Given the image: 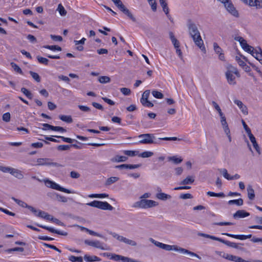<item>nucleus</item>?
<instances>
[{
    "label": "nucleus",
    "instance_id": "obj_1",
    "mask_svg": "<svg viewBox=\"0 0 262 262\" xmlns=\"http://www.w3.org/2000/svg\"><path fill=\"white\" fill-rule=\"evenodd\" d=\"M187 27L189 34L192 38L195 45L199 47L202 51H205L203 41L196 25L191 20L189 19L188 20Z\"/></svg>",
    "mask_w": 262,
    "mask_h": 262
},
{
    "label": "nucleus",
    "instance_id": "obj_2",
    "mask_svg": "<svg viewBox=\"0 0 262 262\" xmlns=\"http://www.w3.org/2000/svg\"><path fill=\"white\" fill-rule=\"evenodd\" d=\"M138 137L141 139L139 141V143L142 144H160V140L165 141H180L182 139L177 137H164L160 138L158 140H155V137L152 134H144L140 135Z\"/></svg>",
    "mask_w": 262,
    "mask_h": 262
},
{
    "label": "nucleus",
    "instance_id": "obj_3",
    "mask_svg": "<svg viewBox=\"0 0 262 262\" xmlns=\"http://www.w3.org/2000/svg\"><path fill=\"white\" fill-rule=\"evenodd\" d=\"M225 68V75L228 83L231 85H236V78H239L241 77V74L238 69L231 64H227Z\"/></svg>",
    "mask_w": 262,
    "mask_h": 262
},
{
    "label": "nucleus",
    "instance_id": "obj_4",
    "mask_svg": "<svg viewBox=\"0 0 262 262\" xmlns=\"http://www.w3.org/2000/svg\"><path fill=\"white\" fill-rule=\"evenodd\" d=\"M86 205L104 210H112L114 208L113 206L106 202H102L96 200L88 203Z\"/></svg>",
    "mask_w": 262,
    "mask_h": 262
},
{
    "label": "nucleus",
    "instance_id": "obj_5",
    "mask_svg": "<svg viewBox=\"0 0 262 262\" xmlns=\"http://www.w3.org/2000/svg\"><path fill=\"white\" fill-rule=\"evenodd\" d=\"M117 8L122 12L124 14L126 15L133 21L136 22V19L130 12V11L125 7L123 4L121 0H112Z\"/></svg>",
    "mask_w": 262,
    "mask_h": 262
},
{
    "label": "nucleus",
    "instance_id": "obj_6",
    "mask_svg": "<svg viewBox=\"0 0 262 262\" xmlns=\"http://www.w3.org/2000/svg\"><path fill=\"white\" fill-rule=\"evenodd\" d=\"M158 205V203L150 200L142 199L135 203L134 207L141 208H148Z\"/></svg>",
    "mask_w": 262,
    "mask_h": 262
},
{
    "label": "nucleus",
    "instance_id": "obj_7",
    "mask_svg": "<svg viewBox=\"0 0 262 262\" xmlns=\"http://www.w3.org/2000/svg\"><path fill=\"white\" fill-rule=\"evenodd\" d=\"M44 182L46 186L48 187L51 188L52 189L61 191L67 193H71V191L69 189L60 186L58 184H56L53 181H52L48 179H44L42 180Z\"/></svg>",
    "mask_w": 262,
    "mask_h": 262
},
{
    "label": "nucleus",
    "instance_id": "obj_8",
    "mask_svg": "<svg viewBox=\"0 0 262 262\" xmlns=\"http://www.w3.org/2000/svg\"><path fill=\"white\" fill-rule=\"evenodd\" d=\"M215 253L219 256L229 260L234 261L235 262H248L240 257L229 254L223 251H215Z\"/></svg>",
    "mask_w": 262,
    "mask_h": 262
},
{
    "label": "nucleus",
    "instance_id": "obj_9",
    "mask_svg": "<svg viewBox=\"0 0 262 262\" xmlns=\"http://www.w3.org/2000/svg\"><path fill=\"white\" fill-rule=\"evenodd\" d=\"M150 94L149 90H146L142 94V98H141L140 101L142 104L147 107H152L154 104L148 100V97Z\"/></svg>",
    "mask_w": 262,
    "mask_h": 262
},
{
    "label": "nucleus",
    "instance_id": "obj_10",
    "mask_svg": "<svg viewBox=\"0 0 262 262\" xmlns=\"http://www.w3.org/2000/svg\"><path fill=\"white\" fill-rule=\"evenodd\" d=\"M226 10L232 15L236 17L239 16L237 11L235 9L231 2L229 0L224 5Z\"/></svg>",
    "mask_w": 262,
    "mask_h": 262
},
{
    "label": "nucleus",
    "instance_id": "obj_11",
    "mask_svg": "<svg viewBox=\"0 0 262 262\" xmlns=\"http://www.w3.org/2000/svg\"><path fill=\"white\" fill-rule=\"evenodd\" d=\"M84 243L89 246L98 248L103 250H108L110 249L106 246L103 247L102 246L101 243L98 241H91L89 240H85Z\"/></svg>",
    "mask_w": 262,
    "mask_h": 262
},
{
    "label": "nucleus",
    "instance_id": "obj_12",
    "mask_svg": "<svg viewBox=\"0 0 262 262\" xmlns=\"http://www.w3.org/2000/svg\"><path fill=\"white\" fill-rule=\"evenodd\" d=\"M244 2L250 6L255 7L257 9L262 8V2L260 0H244Z\"/></svg>",
    "mask_w": 262,
    "mask_h": 262
},
{
    "label": "nucleus",
    "instance_id": "obj_13",
    "mask_svg": "<svg viewBox=\"0 0 262 262\" xmlns=\"http://www.w3.org/2000/svg\"><path fill=\"white\" fill-rule=\"evenodd\" d=\"M37 226L39 227H41L43 229H46L52 233H56V234H58L59 235H67L68 234V233L67 232L57 230H55L51 227H48L46 226L41 225H39V224H37Z\"/></svg>",
    "mask_w": 262,
    "mask_h": 262
},
{
    "label": "nucleus",
    "instance_id": "obj_14",
    "mask_svg": "<svg viewBox=\"0 0 262 262\" xmlns=\"http://www.w3.org/2000/svg\"><path fill=\"white\" fill-rule=\"evenodd\" d=\"M222 234L227 235V236H229V237H231L232 238L238 239H240V240H245V239H248V238H251L252 237V235L251 234H249V235H235V234H232L228 233H222Z\"/></svg>",
    "mask_w": 262,
    "mask_h": 262
},
{
    "label": "nucleus",
    "instance_id": "obj_15",
    "mask_svg": "<svg viewBox=\"0 0 262 262\" xmlns=\"http://www.w3.org/2000/svg\"><path fill=\"white\" fill-rule=\"evenodd\" d=\"M234 102L238 106L244 115H247L248 114L247 107L246 105H245L241 100L235 99L234 100Z\"/></svg>",
    "mask_w": 262,
    "mask_h": 262
},
{
    "label": "nucleus",
    "instance_id": "obj_16",
    "mask_svg": "<svg viewBox=\"0 0 262 262\" xmlns=\"http://www.w3.org/2000/svg\"><path fill=\"white\" fill-rule=\"evenodd\" d=\"M249 215V213L246 211L244 210H239L233 214V217L234 219L243 218L248 216Z\"/></svg>",
    "mask_w": 262,
    "mask_h": 262
},
{
    "label": "nucleus",
    "instance_id": "obj_17",
    "mask_svg": "<svg viewBox=\"0 0 262 262\" xmlns=\"http://www.w3.org/2000/svg\"><path fill=\"white\" fill-rule=\"evenodd\" d=\"M213 48L215 53L219 54V58L221 60H224L225 57L224 54L222 53V49L219 46L216 42L213 43Z\"/></svg>",
    "mask_w": 262,
    "mask_h": 262
},
{
    "label": "nucleus",
    "instance_id": "obj_18",
    "mask_svg": "<svg viewBox=\"0 0 262 262\" xmlns=\"http://www.w3.org/2000/svg\"><path fill=\"white\" fill-rule=\"evenodd\" d=\"M248 137L249 138L250 141L253 144V147L255 148L257 152L259 155H260L261 154L260 148L259 147L258 144H257L255 138L254 137L253 134Z\"/></svg>",
    "mask_w": 262,
    "mask_h": 262
},
{
    "label": "nucleus",
    "instance_id": "obj_19",
    "mask_svg": "<svg viewBox=\"0 0 262 262\" xmlns=\"http://www.w3.org/2000/svg\"><path fill=\"white\" fill-rule=\"evenodd\" d=\"M179 252L184 254H187L189 255L190 257H195L200 259H201V257L197 254L182 248L179 249Z\"/></svg>",
    "mask_w": 262,
    "mask_h": 262
},
{
    "label": "nucleus",
    "instance_id": "obj_20",
    "mask_svg": "<svg viewBox=\"0 0 262 262\" xmlns=\"http://www.w3.org/2000/svg\"><path fill=\"white\" fill-rule=\"evenodd\" d=\"M11 174L18 179H22L24 178L22 172L20 170L14 168L11 170Z\"/></svg>",
    "mask_w": 262,
    "mask_h": 262
},
{
    "label": "nucleus",
    "instance_id": "obj_21",
    "mask_svg": "<svg viewBox=\"0 0 262 262\" xmlns=\"http://www.w3.org/2000/svg\"><path fill=\"white\" fill-rule=\"evenodd\" d=\"M52 160L49 158H39L37 160V165H49Z\"/></svg>",
    "mask_w": 262,
    "mask_h": 262
},
{
    "label": "nucleus",
    "instance_id": "obj_22",
    "mask_svg": "<svg viewBox=\"0 0 262 262\" xmlns=\"http://www.w3.org/2000/svg\"><path fill=\"white\" fill-rule=\"evenodd\" d=\"M84 259L86 261L89 262H93V261H100L101 259L97 256H90L88 255H85L84 256Z\"/></svg>",
    "mask_w": 262,
    "mask_h": 262
},
{
    "label": "nucleus",
    "instance_id": "obj_23",
    "mask_svg": "<svg viewBox=\"0 0 262 262\" xmlns=\"http://www.w3.org/2000/svg\"><path fill=\"white\" fill-rule=\"evenodd\" d=\"M181 248V247H179L176 245L171 246V245L165 244L163 249L166 250V251L174 250L176 251L179 252V249H180Z\"/></svg>",
    "mask_w": 262,
    "mask_h": 262
},
{
    "label": "nucleus",
    "instance_id": "obj_24",
    "mask_svg": "<svg viewBox=\"0 0 262 262\" xmlns=\"http://www.w3.org/2000/svg\"><path fill=\"white\" fill-rule=\"evenodd\" d=\"M248 196L249 200H253L255 198L254 190L252 186L248 185L247 187Z\"/></svg>",
    "mask_w": 262,
    "mask_h": 262
},
{
    "label": "nucleus",
    "instance_id": "obj_25",
    "mask_svg": "<svg viewBox=\"0 0 262 262\" xmlns=\"http://www.w3.org/2000/svg\"><path fill=\"white\" fill-rule=\"evenodd\" d=\"M169 37L173 45L174 48L180 47L179 41L175 38L173 33L172 32L169 33Z\"/></svg>",
    "mask_w": 262,
    "mask_h": 262
},
{
    "label": "nucleus",
    "instance_id": "obj_26",
    "mask_svg": "<svg viewBox=\"0 0 262 262\" xmlns=\"http://www.w3.org/2000/svg\"><path fill=\"white\" fill-rule=\"evenodd\" d=\"M223 244L226 245V246L232 247L235 249H239V245H242V244H237L233 242H231L228 241L223 240Z\"/></svg>",
    "mask_w": 262,
    "mask_h": 262
},
{
    "label": "nucleus",
    "instance_id": "obj_27",
    "mask_svg": "<svg viewBox=\"0 0 262 262\" xmlns=\"http://www.w3.org/2000/svg\"><path fill=\"white\" fill-rule=\"evenodd\" d=\"M194 181V179L192 176H188L182 181L180 182L181 185H187L192 184Z\"/></svg>",
    "mask_w": 262,
    "mask_h": 262
},
{
    "label": "nucleus",
    "instance_id": "obj_28",
    "mask_svg": "<svg viewBox=\"0 0 262 262\" xmlns=\"http://www.w3.org/2000/svg\"><path fill=\"white\" fill-rule=\"evenodd\" d=\"M36 216L49 221L51 216V215L49 214L48 213L45 211L38 210L37 214H36Z\"/></svg>",
    "mask_w": 262,
    "mask_h": 262
},
{
    "label": "nucleus",
    "instance_id": "obj_29",
    "mask_svg": "<svg viewBox=\"0 0 262 262\" xmlns=\"http://www.w3.org/2000/svg\"><path fill=\"white\" fill-rule=\"evenodd\" d=\"M156 197L161 200L165 201L170 199L171 197L170 195L167 194L163 192H160L157 194Z\"/></svg>",
    "mask_w": 262,
    "mask_h": 262
},
{
    "label": "nucleus",
    "instance_id": "obj_30",
    "mask_svg": "<svg viewBox=\"0 0 262 262\" xmlns=\"http://www.w3.org/2000/svg\"><path fill=\"white\" fill-rule=\"evenodd\" d=\"M119 180V178L117 177H112L108 178L105 182V186H110L113 183H114L118 181Z\"/></svg>",
    "mask_w": 262,
    "mask_h": 262
},
{
    "label": "nucleus",
    "instance_id": "obj_31",
    "mask_svg": "<svg viewBox=\"0 0 262 262\" xmlns=\"http://www.w3.org/2000/svg\"><path fill=\"white\" fill-rule=\"evenodd\" d=\"M59 118L62 121L66 122L68 123H70L73 122V119L71 116L60 115L59 116Z\"/></svg>",
    "mask_w": 262,
    "mask_h": 262
},
{
    "label": "nucleus",
    "instance_id": "obj_32",
    "mask_svg": "<svg viewBox=\"0 0 262 262\" xmlns=\"http://www.w3.org/2000/svg\"><path fill=\"white\" fill-rule=\"evenodd\" d=\"M234 39L236 41H238L240 43V45L242 48H244V47H246V46L248 45L246 40L244 39L242 37H235L234 38Z\"/></svg>",
    "mask_w": 262,
    "mask_h": 262
},
{
    "label": "nucleus",
    "instance_id": "obj_33",
    "mask_svg": "<svg viewBox=\"0 0 262 262\" xmlns=\"http://www.w3.org/2000/svg\"><path fill=\"white\" fill-rule=\"evenodd\" d=\"M229 205L235 204L237 206H241L243 204V200L242 199H238L237 200H230L228 202Z\"/></svg>",
    "mask_w": 262,
    "mask_h": 262
},
{
    "label": "nucleus",
    "instance_id": "obj_34",
    "mask_svg": "<svg viewBox=\"0 0 262 262\" xmlns=\"http://www.w3.org/2000/svg\"><path fill=\"white\" fill-rule=\"evenodd\" d=\"M253 56L259 61V58H262V50L260 48H258V49H255L254 56Z\"/></svg>",
    "mask_w": 262,
    "mask_h": 262
},
{
    "label": "nucleus",
    "instance_id": "obj_35",
    "mask_svg": "<svg viewBox=\"0 0 262 262\" xmlns=\"http://www.w3.org/2000/svg\"><path fill=\"white\" fill-rule=\"evenodd\" d=\"M43 47L46 49L51 50L52 51L57 50V51H61L62 50L61 48L57 45H53V46L46 45V46H44Z\"/></svg>",
    "mask_w": 262,
    "mask_h": 262
},
{
    "label": "nucleus",
    "instance_id": "obj_36",
    "mask_svg": "<svg viewBox=\"0 0 262 262\" xmlns=\"http://www.w3.org/2000/svg\"><path fill=\"white\" fill-rule=\"evenodd\" d=\"M128 158L123 156H116L113 161L117 162H125L127 160Z\"/></svg>",
    "mask_w": 262,
    "mask_h": 262
},
{
    "label": "nucleus",
    "instance_id": "obj_37",
    "mask_svg": "<svg viewBox=\"0 0 262 262\" xmlns=\"http://www.w3.org/2000/svg\"><path fill=\"white\" fill-rule=\"evenodd\" d=\"M243 49L245 51L250 53L252 56H254V52H255V49L253 47H252L248 44L246 47H244V48H243Z\"/></svg>",
    "mask_w": 262,
    "mask_h": 262
},
{
    "label": "nucleus",
    "instance_id": "obj_38",
    "mask_svg": "<svg viewBox=\"0 0 262 262\" xmlns=\"http://www.w3.org/2000/svg\"><path fill=\"white\" fill-rule=\"evenodd\" d=\"M57 10L61 16H65L67 13V11L61 4L58 5Z\"/></svg>",
    "mask_w": 262,
    "mask_h": 262
},
{
    "label": "nucleus",
    "instance_id": "obj_39",
    "mask_svg": "<svg viewBox=\"0 0 262 262\" xmlns=\"http://www.w3.org/2000/svg\"><path fill=\"white\" fill-rule=\"evenodd\" d=\"M98 80L101 83H106L111 81V78L106 76H101L99 77Z\"/></svg>",
    "mask_w": 262,
    "mask_h": 262
},
{
    "label": "nucleus",
    "instance_id": "obj_40",
    "mask_svg": "<svg viewBox=\"0 0 262 262\" xmlns=\"http://www.w3.org/2000/svg\"><path fill=\"white\" fill-rule=\"evenodd\" d=\"M37 59L40 63H42L46 66L48 65L49 60L47 58L42 57L41 56H37Z\"/></svg>",
    "mask_w": 262,
    "mask_h": 262
},
{
    "label": "nucleus",
    "instance_id": "obj_41",
    "mask_svg": "<svg viewBox=\"0 0 262 262\" xmlns=\"http://www.w3.org/2000/svg\"><path fill=\"white\" fill-rule=\"evenodd\" d=\"M69 260L72 262H82V257L81 256L76 257L74 255H71L69 257Z\"/></svg>",
    "mask_w": 262,
    "mask_h": 262
},
{
    "label": "nucleus",
    "instance_id": "obj_42",
    "mask_svg": "<svg viewBox=\"0 0 262 262\" xmlns=\"http://www.w3.org/2000/svg\"><path fill=\"white\" fill-rule=\"evenodd\" d=\"M21 92L25 95L28 98L32 99V94L31 93L28 91L26 88H22L21 89Z\"/></svg>",
    "mask_w": 262,
    "mask_h": 262
},
{
    "label": "nucleus",
    "instance_id": "obj_43",
    "mask_svg": "<svg viewBox=\"0 0 262 262\" xmlns=\"http://www.w3.org/2000/svg\"><path fill=\"white\" fill-rule=\"evenodd\" d=\"M154 155V153L151 151H146L142 152L139 155V157L142 158H148Z\"/></svg>",
    "mask_w": 262,
    "mask_h": 262
},
{
    "label": "nucleus",
    "instance_id": "obj_44",
    "mask_svg": "<svg viewBox=\"0 0 262 262\" xmlns=\"http://www.w3.org/2000/svg\"><path fill=\"white\" fill-rule=\"evenodd\" d=\"M30 75L32 77V78L37 82H39L40 81V77L39 75L33 71H30L29 72Z\"/></svg>",
    "mask_w": 262,
    "mask_h": 262
},
{
    "label": "nucleus",
    "instance_id": "obj_45",
    "mask_svg": "<svg viewBox=\"0 0 262 262\" xmlns=\"http://www.w3.org/2000/svg\"><path fill=\"white\" fill-rule=\"evenodd\" d=\"M123 256L118 255L116 254H112L110 259H113L115 261H119L123 260Z\"/></svg>",
    "mask_w": 262,
    "mask_h": 262
},
{
    "label": "nucleus",
    "instance_id": "obj_46",
    "mask_svg": "<svg viewBox=\"0 0 262 262\" xmlns=\"http://www.w3.org/2000/svg\"><path fill=\"white\" fill-rule=\"evenodd\" d=\"M153 96L158 99H162L164 97L163 94L157 91H153L152 92Z\"/></svg>",
    "mask_w": 262,
    "mask_h": 262
},
{
    "label": "nucleus",
    "instance_id": "obj_47",
    "mask_svg": "<svg viewBox=\"0 0 262 262\" xmlns=\"http://www.w3.org/2000/svg\"><path fill=\"white\" fill-rule=\"evenodd\" d=\"M11 65L15 71H16V72H17L20 74H23V72L21 69L16 63H15L14 62H11Z\"/></svg>",
    "mask_w": 262,
    "mask_h": 262
},
{
    "label": "nucleus",
    "instance_id": "obj_48",
    "mask_svg": "<svg viewBox=\"0 0 262 262\" xmlns=\"http://www.w3.org/2000/svg\"><path fill=\"white\" fill-rule=\"evenodd\" d=\"M49 221H52L53 222L56 223V224L58 225H60V226H64V224H63V223L61 222L60 221H59L58 219H56V218H54L53 216H52V215H51L50 217V219L49 220Z\"/></svg>",
    "mask_w": 262,
    "mask_h": 262
},
{
    "label": "nucleus",
    "instance_id": "obj_49",
    "mask_svg": "<svg viewBox=\"0 0 262 262\" xmlns=\"http://www.w3.org/2000/svg\"><path fill=\"white\" fill-rule=\"evenodd\" d=\"M219 170L222 173L223 176L225 179L230 180L231 176L228 174L226 169L224 168L222 169H220Z\"/></svg>",
    "mask_w": 262,
    "mask_h": 262
},
{
    "label": "nucleus",
    "instance_id": "obj_50",
    "mask_svg": "<svg viewBox=\"0 0 262 262\" xmlns=\"http://www.w3.org/2000/svg\"><path fill=\"white\" fill-rule=\"evenodd\" d=\"M169 160L173 161L175 164L180 163L183 161L181 158H178L176 156L170 157Z\"/></svg>",
    "mask_w": 262,
    "mask_h": 262
},
{
    "label": "nucleus",
    "instance_id": "obj_51",
    "mask_svg": "<svg viewBox=\"0 0 262 262\" xmlns=\"http://www.w3.org/2000/svg\"><path fill=\"white\" fill-rule=\"evenodd\" d=\"M71 147L72 145H60L57 146V149L61 151L67 150H69Z\"/></svg>",
    "mask_w": 262,
    "mask_h": 262
},
{
    "label": "nucleus",
    "instance_id": "obj_52",
    "mask_svg": "<svg viewBox=\"0 0 262 262\" xmlns=\"http://www.w3.org/2000/svg\"><path fill=\"white\" fill-rule=\"evenodd\" d=\"M53 137H56V138H61L62 139V140L63 141L67 142V143H71L73 141H75V140H74V139H71V138H69L64 137H62V136H53Z\"/></svg>",
    "mask_w": 262,
    "mask_h": 262
},
{
    "label": "nucleus",
    "instance_id": "obj_53",
    "mask_svg": "<svg viewBox=\"0 0 262 262\" xmlns=\"http://www.w3.org/2000/svg\"><path fill=\"white\" fill-rule=\"evenodd\" d=\"M120 92L125 96L129 95L131 93L130 90L126 88H121Z\"/></svg>",
    "mask_w": 262,
    "mask_h": 262
},
{
    "label": "nucleus",
    "instance_id": "obj_54",
    "mask_svg": "<svg viewBox=\"0 0 262 262\" xmlns=\"http://www.w3.org/2000/svg\"><path fill=\"white\" fill-rule=\"evenodd\" d=\"M12 168H13L10 167L0 166V170L5 173L8 172L11 174V171Z\"/></svg>",
    "mask_w": 262,
    "mask_h": 262
},
{
    "label": "nucleus",
    "instance_id": "obj_55",
    "mask_svg": "<svg viewBox=\"0 0 262 262\" xmlns=\"http://www.w3.org/2000/svg\"><path fill=\"white\" fill-rule=\"evenodd\" d=\"M123 243L133 246H137V243L135 241L128 239L126 237H125Z\"/></svg>",
    "mask_w": 262,
    "mask_h": 262
},
{
    "label": "nucleus",
    "instance_id": "obj_56",
    "mask_svg": "<svg viewBox=\"0 0 262 262\" xmlns=\"http://www.w3.org/2000/svg\"><path fill=\"white\" fill-rule=\"evenodd\" d=\"M242 124L243 125V126H244V128L245 131L246 132V133L248 134V136H249L252 135V134L251 133L250 128L247 126V125L246 124V123H245V122L244 120H242Z\"/></svg>",
    "mask_w": 262,
    "mask_h": 262
},
{
    "label": "nucleus",
    "instance_id": "obj_57",
    "mask_svg": "<svg viewBox=\"0 0 262 262\" xmlns=\"http://www.w3.org/2000/svg\"><path fill=\"white\" fill-rule=\"evenodd\" d=\"M212 104L213 106H214V108L219 113V115L223 114V112H222V110H221L220 106L218 105V104L216 102L213 101L212 102Z\"/></svg>",
    "mask_w": 262,
    "mask_h": 262
},
{
    "label": "nucleus",
    "instance_id": "obj_58",
    "mask_svg": "<svg viewBox=\"0 0 262 262\" xmlns=\"http://www.w3.org/2000/svg\"><path fill=\"white\" fill-rule=\"evenodd\" d=\"M149 5L151 6V9L153 11H156L157 10V4L155 0H147Z\"/></svg>",
    "mask_w": 262,
    "mask_h": 262
},
{
    "label": "nucleus",
    "instance_id": "obj_59",
    "mask_svg": "<svg viewBox=\"0 0 262 262\" xmlns=\"http://www.w3.org/2000/svg\"><path fill=\"white\" fill-rule=\"evenodd\" d=\"M138 151H133V150H125L124 151V153L128 156L130 157H134L137 155Z\"/></svg>",
    "mask_w": 262,
    "mask_h": 262
},
{
    "label": "nucleus",
    "instance_id": "obj_60",
    "mask_svg": "<svg viewBox=\"0 0 262 262\" xmlns=\"http://www.w3.org/2000/svg\"><path fill=\"white\" fill-rule=\"evenodd\" d=\"M83 229L84 230H85V231L86 232H88L90 234L92 235H94V236H98V237H102V235H100V234L93 231V230H90L88 228H83Z\"/></svg>",
    "mask_w": 262,
    "mask_h": 262
},
{
    "label": "nucleus",
    "instance_id": "obj_61",
    "mask_svg": "<svg viewBox=\"0 0 262 262\" xmlns=\"http://www.w3.org/2000/svg\"><path fill=\"white\" fill-rule=\"evenodd\" d=\"M220 117L221 118V123L222 126L228 125L227 122L226 121V117H225V115H224V114H221L220 115Z\"/></svg>",
    "mask_w": 262,
    "mask_h": 262
},
{
    "label": "nucleus",
    "instance_id": "obj_62",
    "mask_svg": "<svg viewBox=\"0 0 262 262\" xmlns=\"http://www.w3.org/2000/svg\"><path fill=\"white\" fill-rule=\"evenodd\" d=\"M3 120L5 122H9L10 120V114L6 113L3 115Z\"/></svg>",
    "mask_w": 262,
    "mask_h": 262
},
{
    "label": "nucleus",
    "instance_id": "obj_63",
    "mask_svg": "<svg viewBox=\"0 0 262 262\" xmlns=\"http://www.w3.org/2000/svg\"><path fill=\"white\" fill-rule=\"evenodd\" d=\"M50 37L54 41H61L62 40V37L61 36L51 35Z\"/></svg>",
    "mask_w": 262,
    "mask_h": 262
},
{
    "label": "nucleus",
    "instance_id": "obj_64",
    "mask_svg": "<svg viewBox=\"0 0 262 262\" xmlns=\"http://www.w3.org/2000/svg\"><path fill=\"white\" fill-rule=\"evenodd\" d=\"M57 199L61 202L66 203L68 201L67 198L64 196L60 195L58 194H56Z\"/></svg>",
    "mask_w": 262,
    "mask_h": 262
}]
</instances>
